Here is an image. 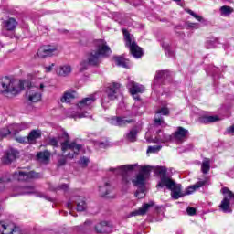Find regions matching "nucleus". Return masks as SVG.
<instances>
[{
	"label": "nucleus",
	"instance_id": "nucleus-41",
	"mask_svg": "<svg viewBox=\"0 0 234 234\" xmlns=\"http://www.w3.org/2000/svg\"><path fill=\"white\" fill-rule=\"evenodd\" d=\"M155 173L160 176H167V168L165 166H159L155 169Z\"/></svg>",
	"mask_w": 234,
	"mask_h": 234
},
{
	"label": "nucleus",
	"instance_id": "nucleus-8",
	"mask_svg": "<svg viewBox=\"0 0 234 234\" xmlns=\"http://www.w3.org/2000/svg\"><path fill=\"white\" fill-rule=\"evenodd\" d=\"M122 34L124 36L126 47L130 48V52L133 58H142V56H144V51L142 50V48L136 44V42H133V37H131L129 31L122 29Z\"/></svg>",
	"mask_w": 234,
	"mask_h": 234
},
{
	"label": "nucleus",
	"instance_id": "nucleus-47",
	"mask_svg": "<svg viewBox=\"0 0 234 234\" xmlns=\"http://www.w3.org/2000/svg\"><path fill=\"white\" fill-rule=\"evenodd\" d=\"M54 191H69V185L62 184L56 188H54Z\"/></svg>",
	"mask_w": 234,
	"mask_h": 234
},
{
	"label": "nucleus",
	"instance_id": "nucleus-18",
	"mask_svg": "<svg viewBox=\"0 0 234 234\" xmlns=\"http://www.w3.org/2000/svg\"><path fill=\"white\" fill-rule=\"evenodd\" d=\"M114 187L111 185V181H105L102 186L99 187V192L101 197L104 198H114V196H112Z\"/></svg>",
	"mask_w": 234,
	"mask_h": 234
},
{
	"label": "nucleus",
	"instance_id": "nucleus-30",
	"mask_svg": "<svg viewBox=\"0 0 234 234\" xmlns=\"http://www.w3.org/2000/svg\"><path fill=\"white\" fill-rule=\"evenodd\" d=\"M75 202L77 204V211H85V209H87V203L85 202V197H76Z\"/></svg>",
	"mask_w": 234,
	"mask_h": 234
},
{
	"label": "nucleus",
	"instance_id": "nucleus-4",
	"mask_svg": "<svg viewBox=\"0 0 234 234\" xmlns=\"http://www.w3.org/2000/svg\"><path fill=\"white\" fill-rule=\"evenodd\" d=\"M151 173V166H140L139 173L132 179V183L138 190L135 192L137 198H144L145 197V182Z\"/></svg>",
	"mask_w": 234,
	"mask_h": 234
},
{
	"label": "nucleus",
	"instance_id": "nucleus-13",
	"mask_svg": "<svg viewBox=\"0 0 234 234\" xmlns=\"http://www.w3.org/2000/svg\"><path fill=\"white\" fill-rule=\"evenodd\" d=\"M32 178H39V174L34 171L31 172H15L13 174V180H18V182H28Z\"/></svg>",
	"mask_w": 234,
	"mask_h": 234
},
{
	"label": "nucleus",
	"instance_id": "nucleus-37",
	"mask_svg": "<svg viewBox=\"0 0 234 234\" xmlns=\"http://www.w3.org/2000/svg\"><path fill=\"white\" fill-rule=\"evenodd\" d=\"M8 134H14V130L11 129V126H9V128H3L0 130V138H6Z\"/></svg>",
	"mask_w": 234,
	"mask_h": 234
},
{
	"label": "nucleus",
	"instance_id": "nucleus-19",
	"mask_svg": "<svg viewBox=\"0 0 234 234\" xmlns=\"http://www.w3.org/2000/svg\"><path fill=\"white\" fill-rule=\"evenodd\" d=\"M56 48L52 46H43L37 51L38 58H47L48 56H54Z\"/></svg>",
	"mask_w": 234,
	"mask_h": 234
},
{
	"label": "nucleus",
	"instance_id": "nucleus-16",
	"mask_svg": "<svg viewBox=\"0 0 234 234\" xmlns=\"http://www.w3.org/2000/svg\"><path fill=\"white\" fill-rule=\"evenodd\" d=\"M174 136V142L176 144H184V142L186 141L187 136H189V130L179 126L177 127V130L173 133Z\"/></svg>",
	"mask_w": 234,
	"mask_h": 234
},
{
	"label": "nucleus",
	"instance_id": "nucleus-35",
	"mask_svg": "<svg viewBox=\"0 0 234 234\" xmlns=\"http://www.w3.org/2000/svg\"><path fill=\"white\" fill-rule=\"evenodd\" d=\"M59 138L61 137H49L48 139V145H51V147H59Z\"/></svg>",
	"mask_w": 234,
	"mask_h": 234
},
{
	"label": "nucleus",
	"instance_id": "nucleus-44",
	"mask_svg": "<svg viewBox=\"0 0 234 234\" xmlns=\"http://www.w3.org/2000/svg\"><path fill=\"white\" fill-rule=\"evenodd\" d=\"M161 142L165 143V142H175L174 135H169V134H163V137L160 139Z\"/></svg>",
	"mask_w": 234,
	"mask_h": 234
},
{
	"label": "nucleus",
	"instance_id": "nucleus-14",
	"mask_svg": "<svg viewBox=\"0 0 234 234\" xmlns=\"http://www.w3.org/2000/svg\"><path fill=\"white\" fill-rule=\"evenodd\" d=\"M94 101H96V94H91L80 101L77 107L80 109V111H90L94 106Z\"/></svg>",
	"mask_w": 234,
	"mask_h": 234
},
{
	"label": "nucleus",
	"instance_id": "nucleus-51",
	"mask_svg": "<svg viewBox=\"0 0 234 234\" xmlns=\"http://www.w3.org/2000/svg\"><path fill=\"white\" fill-rule=\"evenodd\" d=\"M187 27H188V28H195V29H197V28H200V24L188 22L187 23Z\"/></svg>",
	"mask_w": 234,
	"mask_h": 234
},
{
	"label": "nucleus",
	"instance_id": "nucleus-6",
	"mask_svg": "<svg viewBox=\"0 0 234 234\" xmlns=\"http://www.w3.org/2000/svg\"><path fill=\"white\" fill-rule=\"evenodd\" d=\"M135 167H138V163L121 165L117 168L111 167L109 171H114L115 175H121L122 176V184L124 186H129V184H131V173L129 171H134Z\"/></svg>",
	"mask_w": 234,
	"mask_h": 234
},
{
	"label": "nucleus",
	"instance_id": "nucleus-50",
	"mask_svg": "<svg viewBox=\"0 0 234 234\" xmlns=\"http://www.w3.org/2000/svg\"><path fill=\"white\" fill-rule=\"evenodd\" d=\"M16 140L19 144H28V137H16Z\"/></svg>",
	"mask_w": 234,
	"mask_h": 234
},
{
	"label": "nucleus",
	"instance_id": "nucleus-22",
	"mask_svg": "<svg viewBox=\"0 0 234 234\" xmlns=\"http://www.w3.org/2000/svg\"><path fill=\"white\" fill-rule=\"evenodd\" d=\"M154 206V203L153 201L150 203H144L138 210L132 212L131 217H137V215L144 216L145 213H147V211H149V207H153Z\"/></svg>",
	"mask_w": 234,
	"mask_h": 234
},
{
	"label": "nucleus",
	"instance_id": "nucleus-62",
	"mask_svg": "<svg viewBox=\"0 0 234 234\" xmlns=\"http://www.w3.org/2000/svg\"><path fill=\"white\" fill-rule=\"evenodd\" d=\"M3 48V44L0 42V50Z\"/></svg>",
	"mask_w": 234,
	"mask_h": 234
},
{
	"label": "nucleus",
	"instance_id": "nucleus-43",
	"mask_svg": "<svg viewBox=\"0 0 234 234\" xmlns=\"http://www.w3.org/2000/svg\"><path fill=\"white\" fill-rule=\"evenodd\" d=\"M218 121V116H207L204 117V122L205 123H213L215 122Z\"/></svg>",
	"mask_w": 234,
	"mask_h": 234
},
{
	"label": "nucleus",
	"instance_id": "nucleus-26",
	"mask_svg": "<svg viewBox=\"0 0 234 234\" xmlns=\"http://www.w3.org/2000/svg\"><path fill=\"white\" fill-rule=\"evenodd\" d=\"M37 158L42 164H48L50 161V152L48 150H45L44 152H38L37 154Z\"/></svg>",
	"mask_w": 234,
	"mask_h": 234
},
{
	"label": "nucleus",
	"instance_id": "nucleus-1",
	"mask_svg": "<svg viewBox=\"0 0 234 234\" xmlns=\"http://www.w3.org/2000/svg\"><path fill=\"white\" fill-rule=\"evenodd\" d=\"M207 184H209V179L206 177L204 180H200L195 185L188 186L186 192L184 194L182 193V185L176 184V181L167 176H161L157 187H166V189L171 191L172 198L178 200V198H182V197H186V195H192V193H195V191H197L200 187H204V186H207Z\"/></svg>",
	"mask_w": 234,
	"mask_h": 234
},
{
	"label": "nucleus",
	"instance_id": "nucleus-60",
	"mask_svg": "<svg viewBox=\"0 0 234 234\" xmlns=\"http://www.w3.org/2000/svg\"><path fill=\"white\" fill-rule=\"evenodd\" d=\"M68 207H72V203L71 202H68Z\"/></svg>",
	"mask_w": 234,
	"mask_h": 234
},
{
	"label": "nucleus",
	"instance_id": "nucleus-39",
	"mask_svg": "<svg viewBox=\"0 0 234 234\" xmlns=\"http://www.w3.org/2000/svg\"><path fill=\"white\" fill-rule=\"evenodd\" d=\"M221 16H229L233 9L228 5H223L220 7Z\"/></svg>",
	"mask_w": 234,
	"mask_h": 234
},
{
	"label": "nucleus",
	"instance_id": "nucleus-20",
	"mask_svg": "<svg viewBox=\"0 0 234 234\" xmlns=\"http://www.w3.org/2000/svg\"><path fill=\"white\" fill-rule=\"evenodd\" d=\"M19 156V152L17 150L10 149L7 150L5 155L3 157L4 164H12Z\"/></svg>",
	"mask_w": 234,
	"mask_h": 234
},
{
	"label": "nucleus",
	"instance_id": "nucleus-15",
	"mask_svg": "<svg viewBox=\"0 0 234 234\" xmlns=\"http://www.w3.org/2000/svg\"><path fill=\"white\" fill-rule=\"evenodd\" d=\"M111 125H115L116 127H127L131 123H134L133 119L125 116H114L110 119Z\"/></svg>",
	"mask_w": 234,
	"mask_h": 234
},
{
	"label": "nucleus",
	"instance_id": "nucleus-24",
	"mask_svg": "<svg viewBox=\"0 0 234 234\" xmlns=\"http://www.w3.org/2000/svg\"><path fill=\"white\" fill-rule=\"evenodd\" d=\"M39 138H41V130H32L27 136V142L28 144H36V140H39Z\"/></svg>",
	"mask_w": 234,
	"mask_h": 234
},
{
	"label": "nucleus",
	"instance_id": "nucleus-38",
	"mask_svg": "<svg viewBox=\"0 0 234 234\" xmlns=\"http://www.w3.org/2000/svg\"><path fill=\"white\" fill-rule=\"evenodd\" d=\"M137 134L138 132L136 131V129H133L126 134V138L127 140H129V142H136Z\"/></svg>",
	"mask_w": 234,
	"mask_h": 234
},
{
	"label": "nucleus",
	"instance_id": "nucleus-52",
	"mask_svg": "<svg viewBox=\"0 0 234 234\" xmlns=\"http://www.w3.org/2000/svg\"><path fill=\"white\" fill-rule=\"evenodd\" d=\"M77 117H78V118H92V116L90 115V114L88 113V112H81V113H79V114L77 115Z\"/></svg>",
	"mask_w": 234,
	"mask_h": 234
},
{
	"label": "nucleus",
	"instance_id": "nucleus-40",
	"mask_svg": "<svg viewBox=\"0 0 234 234\" xmlns=\"http://www.w3.org/2000/svg\"><path fill=\"white\" fill-rule=\"evenodd\" d=\"M89 65H90L89 63V60H82L79 67L80 72H85V70H87V69H89Z\"/></svg>",
	"mask_w": 234,
	"mask_h": 234
},
{
	"label": "nucleus",
	"instance_id": "nucleus-9",
	"mask_svg": "<svg viewBox=\"0 0 234 234\" xmlns=\"http://www.w3.org/2000/svg\"><path fill=\"white\" fill-rule=\"evenodd\" d=\"M120 83L113 82L110 87L106 90L107 97H104L101 101V105L103 109H107L109 101H113L118 98V94H120Z\"/></svg>",
	"mask_w": 234,
	"mask_h": 234
},
{
	"label": "nucleus",
	"instance_id": "nucleus-2",
	"mask_svg": "<svg viewBox=\"0 0 234 234\" xmlns=\"http://www.w3.org/2000/svg\"><path fill=\"white\" fill-rule=\"evenodd\" d=\"M25 87H30V80H20L16 86L14 80L9 77L0 79V94L6 96V98L17 96L22 90H25Z\"/></svg>",
	"mask_w": 234,
	"mask_h": 234
},
{
	"label": "nucleus",
	"instance_id": "nucleus-57",
	"mask_svg": "<svg viewBox=\"0 0 234 234\" xmlns=\"http://www.w3.org/2000/svg\"><path fill=\"white\" fill-rule=\"evenodd\" d=\"M163 48H165V52H168V54H171V52L169 51V45H164L163 44Z\"/></svg>",
	"mask_w": 234,
	"mask_h": 234
},
{
	"label": "nucleus",
	"instance_id": "nucleus-32",
	"mask_svg": "<svg viewBox=\"0 0 234 234\" xmlns=\"http://www.w3.org/2000/svg\"><path fill=\"white\" fill-rule=\"evenodd\" d=\"M114 59L118 67H123L124 69H129L128 59H125L123 57H114Z\"/></svg>",
	"mask_w": 234,
	"mask_h": 234
},
{
	"label": "nucleus",
	"instance_id": "nucleus-17",
	"mask_svg": "<svg viewBox=\"0 0 234 234\" xmlns=\"http://www.w3.org/2000/svg\"><path fill=\"white\" fill-rule=\"evenodd\" d=\"M169 76H171V74L167 70L157 71L154 79L153 89L156 90L159 85H162L165 80H169Z\"/></svg>",
	"mask_w": 234,
	"mask_h": 234
},
{
	"label": "nucleus",
	"instance_id": "nucleus-45",
	"mask_svg": "<svg viewBox=\"0 0 234 234\" xmlns=\"http://www.w3.org/2000/svg\"><path fill=\"white\" fill-rule=\"evenodd\" d=\"M10 176L0 178V191H3V189H5V184H6V182H10Z\"/></svg>",
	"mask_w": 234,
	"mask_h": 234
},
{
	"label": "nucleus",
	"instance_id": "nucleus-29",
	"mask_svg": "<svg viewBox=\"0 0 234 234\" xmlns=\"http://www.w3.org/2000/svg\"><path fill=\"white\" fill-rule=\"evenodd\" d=\"M74 98H76V91L69 90V91H66L63 94L60 101H61V103H70V101H72V100H74Z\"/></svg>",
	"mask_w": 234,
	"mask_h": 234
},
{
	"label": "nucleus",
	"instance_id": "nucleus-36",
	"mask_svg": "<svg viewBox=\"0 0 234 234\" xmlns=\"http://www.w3.org/2000/svg\"><path fill=\"white\" fill-rule=\"evenodd\" d=\"M155 116H169V108L162 107L155 111Z\"/></svg>",
	"mask_w": 234,
	"mask_h": 234
},
{
	"label": "nucleus",
	"instance_id": "nucleus-27",
	"mask_svg": "<svg viewBox=\"0 0 234 234\" xmlns=\"http://www.w3.org/2000/svg\"><path fill=\"white\" fill-rule=\"evenodd\" d=\"M110 229L111 227L109 226V222L107 221H101L95 226V231L97 233H109Z\"/></svg>",
	"mask_w": 234,
	"mask_h": 234
},
{
	"label": "nucleus",
	"instance_id": "nucleus-58",
	"mask_svg": "<svg viewBox=\"0 0 234 234\" xmlns=\"http://www.w3.org/2000/svg\"><path fill=\"white\" fill-rule=\"evenodd\" d=\"M44 198H45L46 200H48V202H54V198H52V197H48V196H45Z\"/></svg>",
	"mask_w": 234,
	"mask_h": 234
},
{
	"label": "nucleus",
	"instance_id": "nucleus-28",
	"mask_svg": "<svg viewBox=\"0 0 234 234\" xmlns=\"http://www.w3.org/2000/svg\"><path fill=\"white\" fill-rule=\"evenodd\" d=\"M71 72H72V67H70L69 65L60 66L57 69V74H58V76H62L63 78H66V76L70 75Z\"/></svg>",
	"mask_w": 234,
	"mask_h": 234
},
{
	"label": "nucleus",
	"instance_id": "nucleus-61",
	"mask_svg": "<svg viewBox=\"0 0 234 234\" xmlns=\"http://www.w3.org/2000/svg\"><path fill=\"white\" fill-rule=\"evenodd\" d=\"M173 1H175L176 3H180V1L182 0H173Z\"/></svg>",
	"mask_w": 234,
	"mask_h": 234
},
{
	"label": "nucleus",
	"instance_id": "nucleus-55",
	"mask_svg": "<svg viewBox=\"0 0 234 234\" xmlns=\"http://www.w3.org/2000/svg\"><path fill=\"white\" fill-rule=\"evenodd\" d=\"M54 68V64H51L50 66L46 67V72H52V69Z\"/></svg>",
	"mask_w": 234,
	"mask_h": 234
},
{
	"label": "nucleus",
	"instance_id": "nucleus-3",
	"mask_svg": "<svg viewBox=\"0 0 234 234\" xmlns=\"http://www.w3.org/2000/svg\"><path fill=\"white\" fill-rule=\"evenodd\" d=\"M96 50L90 51L87 54V60L90 67H98L101 63V58H108L112 54L111 48L107 46L105 40H96L94 42Z\"/></svg>",
	"mask_w": 234,
	"mask_h": 234
},
{
	"label": "nucleus",
	"instance_id": "nucleus-10",
	"mask_svg": "<svg viewBox=\"0 0 234 234\" xmlns=\"http://www.w3.org/2000/svg\"><path fill=\"white\" fill-rule=\"evenodd\" d=\"M221 191L224 195V198L221 201L219 207L223 213H231L232 210L229 206L233 205L234 193H232L228 187H223Z\"/></svg>",
	"mask_w": 234,
	"mask_h": 234
},
{
	"label": "nucleus",
	"instance_id": "nucleus-53",
	"mask_svg": "<svg viewBox=\"0 0 234 234\" xmlns=\"http://www.w3.org/2000/svg\"><path fill=\"white\" fill-rule=\"evenodd\" d=\"M98 146L101 147V149H105L106 147L109 146V144L107 142H101V143H98Z\"/></svg>",
	"mask_w": 234,
	"mask_h": 234
},
{
	"label": "nucleus",
	"instance_id": "nucleus-59",
	"mask_svg": "<svg viewBox=\"0 0 234 234\" xmlns=\"http://www.w3.org/2000/svg\"><path fill=\"white\" fill-rule=\"evenodd\" d=\"M90 224H92V222L91 221H85L84 222V226H87V225H90Z\"/></svg>",
	"mask_w": 234,
	"mask_h": 234
},
{
	"label": "nucleus",
	"instance_id": "nucleus-7",
	"mask_svg": "<svg viewBox=\"0 0 234 234\" xmlns=\"http://www.w3.org/2000/svg\"><path fill=\"white\" fill-rule=\"evenodd\" d=\"M24 89H27L26 92V100L29 101V103H37V101H41V92L45 89V84L40 83L39 86H32V82H30L29 87H24ZM40 90L41 92L37 91Z\"/></svg>",
	"mask_w": 234,
	"mask_h": 234
},
{
	"label": "nucleus",
	"instance_id": "nucleus-54",
	"mask_svg": "<svg viewBox=\"0 0 234 234\" xmlns=\"http://www.w3.org/2000/svg\"><path fill=\"white\" fill-rule=\"evenodd\" d=\"M228 134H231V136H234V124L227 129Z\"/></svg>",
	"mask_w": 234,
	"mask_h": 234
},
{
	"label": "nucleus",
	"instance_id": "nucleus-46",
	"mask_svg": "<svg viewBox=\"0 0 234 234\" xmlns=\"http://www.w3.org/2000/svg\"><path fill=\"white\" fill-rule=\"evenodd\" d=\"M162 149L160 145L149 146L147 149V153H158Z\"/></svg>",
	"mask_w": 234,
	"mask_h": 234
},
{
	"label": "nucleus",
	"instance_id": "nucleus-49",
	"mask_svg": "<svg viewBox=\"0 0 234 234\" xmlns=\"http://www.w3.org/2000/svg\"><path fill=\"white\" fill-rule=\"evenodd\" d=\"M186 213L187 215H189L190 217H193V215H196L197 214V209L193 207H188L186 208Z\"/></svg>",
	"mask_w": 234,
	"mask_h": 234
},
{
	"label": "nucleus",
	"instance_id": "nucleus-25",
	"mask_svg": "<svg viewBox=\"0 0 234 234\" xmlns=\"http://www.w3.org/2000/svg\"><path fill=\"white\" fill-rule=\"evenodd\" d=\"M28 127H30V124L27 122L11 124L14 135L17 134V133H21V131H25V129H28Z\"/></svg>",
	"mask_w": 234,
	"mask_h": 234
},
{
	"label": "nucleus",
	"instance_id": "nucleus-48",
	"mask_svg": "<svg viewBox=\"0 0 234 234\" xmlns=\"http://www.w3.org/2000/svg\"><path fill=\"white\" fill-rule=\"evenodd\" d=\"M89 158L83 156L80 158V160L79 161V163L80 164V165H82V167H87V165H89Z\"/></svg>",
	"mask_w": 234,
	"mask_h": 234
},
{
	"label": "nucleus",
	"instance_id": "nucleus-56",
	"mask_svg": "<svg viewBox=\"0 0 234 234\" xmlns=\"http://www.w3.org/2000/svg\"><path fill=\"white\" fill-rule=\"evenodd\" d=\"M67 164V159L62 158L58 161V165H65Z\"/></svg>",
	"mask_w": 234,
	"mask_h": 234
},
{
	"label": "nucleus",
	"instance_id": "nucleus-34",
	"mask_svg": "<svg viewBox=\"0 0 234 234\" xmlns=\"http://www.w3.org/2000/svg\"><path fill=\"white\" fill-rule=\"evenodd\" d=\"M218 45H220L218 38H212L206 43V48H217Z\"/></svg>",
	"mask_w": 234,
	"mask_h": 234
},
{
	"label": "nucleus",
	"instance_id": "nucleus-33",
	"mask_svg": "<svg viewBox=\"0 0 234 234\" xmlns=\"http://www.w3.org/2000/svg\"><path fill=\"white\" fill-rule=\"evenodd\" d=\"M209 169H211V163L209 159H205L201 165L202 174L207 175V173H209Z\"/></svg>",
	"mask_w": 234,
	"mask_h": 234
},
{
	"label": "nucleus",
	"instance_id": "nucleus-23",
	"mask_svg": "<svg viewBox=\"0 0 234 234\" xmlns=\"http://www.w3.org/2000/svg\"><path fill=\"white\" fill-rule=\"evenodd\" d=\"M16 195H32L36 193V187L34 186H17L14 189Z\"/></svg>",
	"mask_w": 234,
	"mask_h": 234
},
{
	"label": "nucleus",
	"instance_id": "nucleus-31",
	"mask_svg": "<svg viewBox=\"0 0 234 234\" xmlns=\"http://www.w3.org/2000/svg\"><path fill=\"white\" fill-rule=\"evenodd\" d=\"M153 125L155 129H158L159 127H167V123H165L164 117L161 115H155Z\"/></svg>",
	"mask_w": 234,
	"mask_h": 234
},
{
	"label": "nucleus",
	"instance_id": "nucleus-11",
	"mask_svg": "<svg viewBox=\"0 0 234 234\" xmlns=\"http://www.w3.org/2000/svg\"><path fill=\"white\" fill-rule=\"evenodd\" d=\"M126 87L129 90L130 94H132L133 100H135V101H140V94H144V92H145V87L131 80L130 78H128Z\"/></svg>",
	"mask_w": 234,
	"mask_h": 234
},
{
	"label": "nucleus",
	"instance_id": "nucleus-5",
	"mask_svg": "<svg viewBox=\"0 0 234 234\" xmlns=\"http://www.w3.org/2000/svg\"><path fill=\"white\" fill-rule=\"evenodd\" d=\"M61 138L64 139V142L60 143V147L63 154L69 152L65 156L66 158H69V160H72L73 158H76L81 153V150L83 149V145L77 144L76 142L70 143V136H69V133L67 132H63Z\"/></svg>",
	"mask_w": 234,
	"mask_h": 234
},
{
	"label": "nucleus",
	"instance_id": "nucleus-12",
	"mask_svg": "<svg viewBox=\"0 0 234 234\" xmlns=\"http://www.w3.org/2000/svg\"><path fill=\"white\" fill-rule=\"evenodd\" d=\"M17 20L16 18H8L2 22V34L6 37H10V32H14L17 28Z\"/></svg>",
	"mask_w": 234,
	"mask_h": 234
},
{
	"label": "nucleus",
	"instance_id": "nucleus-21",
	"mask_svg": "<svg viewBox=\"0 0 234 234\" xmlns=\"http://www.w3.org/2000/svg\"><path fill=\"white\" fill-rule=\"evenodd\" d=\"M17 228L14 223L6 224L5 222H0V233L2 234H13L16 232Z\"/></svg>",
	"mask_w": 234,
	"mask_h": 234
},
{
	"label": "nucleus",
	"instance_id": "nucleus-42",
	"mask_svg": "<svg viewBox=\"0 0 234 234\" xmlns=\"http://www.w3.org/2000/svg\"><path fill=\"white\" fill-rule=\"evenodd\" d=\"M187 13L192 16L197 21H199V23H204V17L198 16L197 13H194L193 10L189 9Z\"/></svg>",
	"mask_w": 234,
	"mask_h": 234
}]
</instances>
